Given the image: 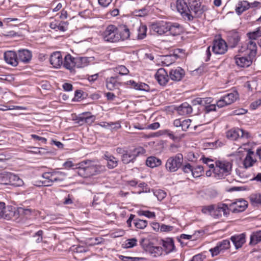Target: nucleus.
I'll use <instances>...</instances> for the list:
<instances>
[{"label":"nucleus","mask_w":261,"mask_h":261,"mask_svg":"<svg viewBox=\"0 0 261 261\" xmlns=\"http://www.w3.org/2000/svg\"><path fill=\"white\" fill-rule=\"evenodd\" d=\"M75 168L79 175L88 178L100 173L105 170V167L91 160H85L75 165Z\"/></svg>","instance_id":"nucleus-1"},{"label":"nucleus","mask_w":261,"mask_h":261,"mask_svg":"<svg viewBox=\"0 0 261 261\" xmlns=\"http://www.w3.org/2000/svg\"><path fill=\"white\" fill-rule=\"evenodd\" d=\"M66 175L65 173L59 171L45 172L42 175V177L44 180L38 181L34 185L39 187L51 186L55 182L63 181Z\"/></svg>","instance_id":"nucleus-2"},{"label":"nucleus","mask_w":261,"mask_h":261,"mask_svg":"<svg viewBox=\"0 0 261 261\" xmlns=\"http://www.w3.org/2000/svg\"><path fill=\"white\" fill-rule=\"evenodd\" d=\"M232 164L226 160H217L215 162V167L213 170L214 176L218 179L224 178L230 175L232 171Z\"/></svg>","instance_id":"nucleus-3"},{"label":"nucleus","mask_w":261,"mask_h":261,"mask_svg":"<svg viewBox=\"0 0 261 261\" xmlns=\"http://www.w3.org/2000/svg\"><path fill=\"white\" fill-rule=\"evenodd\" d=\"M184 157L182 153H178L170 156L166 161L165 169L169 172H175L182 167Z\"/></svg>","instance_id":"nucleus-4"},{"label":"nucleus","mask_w":261,"mask_h":261,"mask_svg":"<svg viewBox=\"0 0 261 261\" xmlns=\"http://www.w3.org/2000/svg\"><path fill=\"white\" fill-rule=\"evenodd\" d=\"M190 13L192 12L194 18H201L203 14L208 10L206 5H202L201 0H191L189 2Z\"/></svg>","instance_id":"nucleus-5"},{"label":"nucleus","mask_w":261,"mask_h":261,"mask_svg":"<svg viewBox=\"0 0 261 261\" xmlns=\"http://www.w3.org/2000/svg\"><path fill=\"white\" fill-rule=\"evenodd\" d=\"M140 244L146 252L153 257L161 256L163 253V249L162 247L153 246V243L147 239H142Z\"/></svg>","instance_id":"nucleus-6"},{"label":"nucleus","mask_w":261,"mask_h":261,"mask_svg":"<svg viewBox=\"0 0 261 261\" xmlns=\"http://www.w3.org/2000/svg\"><path fill=\"white\" fill-rule=\"evenodd\" d=\"M105 41L109 42H117L120 40L118 36L117 28L114 25H108L102 34Z\"/></svg>","instance_id":"nucleus-7"},{"label":"nucleus","mask_w":261,"mask_h":261,"mask_svg":"<svg viewBox=\"0 0 261 261\" xmlns=\"http://www.w3.org/2000/svg\"><path fill=\"white\" fill-rule=\"evenodd\" d=\"M176 8L185 20L193 21L194 16L190 13V7L185 0H177Z\"/></svg>","instance_id":"nucleus-8"},{"label":"nucleus","mask_w":261,"mask_h":261,"mask_svg":"<svg viewBox=\"0 0 261 261\" xmlns=\"http://www.w3.org/2000/svg\"><path fill=\"white\" fill-rule=\"evenodd\" d=\"M239 98V94L237 91L233 90L232 92L229 93L217 101V106L219 108H222L224 106L229 105L233 103Z\"/></svg>","instance_id":"nucleus-9"},{"label":"nucleus","mask_w":261,"mask_h":261,"mask_svg":"<svg viewBox=\"0 0 261 261\" xmlns=\"http://www.w3.org/2000/svg\"><path fill=\"white\" fill-rule=\"evenodd\" d=\"M18 215L15 208L12 206H5V203L0 202V219L3 218L6 220H10L15 217V215Z\"/></svg>","instance_id":"nucleus-10"},{"label":"nucleus","mask_w":261,"mask_h":261,"mask_svg":"<svg viewBox=\"0 0 261 261\" xmlns=\"http://www.w3.org/2000/svg\"><path fill=\"white\" fill-rule=\"evenodd\" d=\"M230 248V241L228 240H223L219 242L217 245L210 249V252L213 257L218 255L221 253H223L226 250Z\"/></svg>","instance_id":"nucleus-11"},{"label":"nucleus","mask_w":261,"mask_h":261,"mask_svg":"<svg viewBox=\"0 0 261 261\" xmlns=\"http://www.w3.org/2000/svg\"><path fill=\"white\" fill-rule=\"evenodd\" d=\"M212 50L215 54H224L227 50V43L222 39L215 40L213 42Z\"/></svg>","instance_id":"nucleus-12"},{"label":"nucleus","mask_w":261,"mask_h":261,"mask_svg":"<svg viewBox=\"0 0 261 261\" xmlns=\"http://www.w3.org/2000/svg\"><path fill=\"white\" fill-rule=\"evenodd\" d=\"M154 76L158 83L162 86H165L170 79L169 73L162 68L157 70Z\"/></svg>","instance_id":"nucleus-13"},{"label":"nucleus","mask_w":261,"mask_h":261,"mask_svg":"<svg viewBox=\"0 0 261 261\" xmlns=\"http://www.w3.org/2000/svg\"><path fill=\"white\" fill-rule=\"evenodd\" d=\"M229 210L227 204L219 203L216 206L215 211L214 214H212V216L215 219L219 218L222 216V212L224 216L227 217L229 214Z\"/></svg>","instance_id":"nucleus-14"},{"label":"nucleus","mask_w":261,"mask_h":261,"mask_svg":"<svg viewBox=\"0 0 261 261\" xmlns=\"http://www.w3.org/2000/svg\"><path fill=\"white\" fill-rule=\"evenodd\" d=\"M168 23L164 21L156 22L151 24L150 29L158 35H162L167 33Z\"/></svg>","instance_id":"nucleus-15"},{"label":"nucleus","mask_w":261,"mask_h":261,"mask_svg":"<svg viewBox=\"0 0 261 261\" xmlns=\"http://www.w3.org/2000/svg\"><path fill=\"white\" fill-rule=\"evenodd\" d=\"M119 79L118 76L107 77L106 80L107 88L110 91L119 89L120 86L124 85V83L119 82Z\"/></svg>","instance_id":"nucleus-16"},{"label":"nucleus","mask_w":261,"mask_h":261,"mask_svg":"<svg viewBox=\"0 0 261 261\" xmlns=\"http://www.w3.org/2000/svg\"><path fill=\"white\" fill-rule=\"evenodd\" d=\"M170 79L175 82L181 81L185 75V70L180 67L170 69L169 71Z\"/></svg>","instance_id":"nucleus-17"},{"label":"nucleus","mask_w":261,"mask_h":261,"mask_svg":"<svg viewBox=\"0 0 261 261\" xmlns=\"http://www.w3.org/2000/svg\"><path fill=\"white\" fill-rule=\"evenodd\" d=\"M253 40L249 39L246 46H242V48L239 50V51L243 52L246 49L247 54L249 56V58L254 57L256 54L257 46Z\"/></svg>","instance_id":"nucleus-18"},{"label":"nucleus","mask_w":261,"mask_h":261,"mask_svg":"<svg viewBox=\"0 0 261 261\" xmlns=\"http://www.w3.org/2000/svg\"><path fill=\"white\" fill-rule=\"evenodd\" d=\"M4 59L6 63L14 67L19 63L17 53L12 50H8L4 53Z\"/></svg>","instance_id":"nucleus-19"},{"label":"nucleus","mask_w":261,"mask_h":261,"mask_svg":"<svg viewBox=\"0 0 261 261\" xmlns=\"http://www.w3.org/2000/svg\"><path fill=\"white\" fill-rule=\"evenodd\" d=\"M49 61L54 68H58L63 64V58L61 52H54L50 57Z\"/></svg>","instance_id":"nucleus-20"},{"label":"nucleus","mask_w":261,"mask_h":261,"mask_svg":"<svg viewBox=\"0 0 261 261\" xmlns=\"http://www.w3.org/2000/svg\"><path fill=\"white\" fill-rule=\"evenodd\" d=\"M18 62L28 63L32 59V52L27 49H22L18 50L17 53Z\"/></svg>","instance_id":"nucleus-21"},{"label":"nucleus","mask_w":261,"mask_h":261,"mask_svg":"<svg viewBox=\"0 0 261 261\" xmlns=\"http://www.w3.org/2000/svg\"><path fill=\"white\" fill-rule=\"evenodd\" d=\"M77 122L81 124L87 123L91 124L95 120V116L91 115L90 112H85L81 114L77 119Z\"/></svg>","instance_id":"nucleus-22"},{"label":"nucleus","mask_w":261,"mask_h":261,"mask_svg":"<svg viewBox=\"0 0 261 261\" xmlns=\"http://www.w3.org/2000/svg\"><path fill=\"white\" fill-rule=\"evenodd\" d=\"M230 240L234 245L235 248L238 249L241 248L246 242L245 234L243 233L232 236L231 237Z\"/></svg>","instance_id":"nucleus-23"},{"label":"nucleus","mask_w":261,"mask_h":261,"mask_svg":"<svg viewBox=\"0 0 261 261\" xmlns=\"http://www.w3.org/2000/svg\"><path fill=\"white\" fill-rule=\"evenodd\" d=\"M234 206L231 210L233 213H238L243 212L247 207V201L244 200H239L237 202H233L230 204V207Z\"/></svg>","instance_id":"nucleus-24"},{"label":"nucleus","mask_w":261,"mask_h":261,"mask_svg":"<svg viewBox=\"0 0 261 261\" xmlns=\"http://www.w3.org/2000/svg\"><path fill=\"white\" fill-rule=\"evenodd\" d=\"M191 120L189 119H177L173 121V125L182 131H187L191 125Z\"/></svg>","instance_id":"nucleus-25"},{"label":"nucleus","mask_w":261,"mask_h":261,"mask_svg":"<svg viewBox=\"0 0 261 261\" xmlns=\"http://www.w3.org/2000/svg\"><path fill=\"white\" fill-rule=\"evenodd\" d=\"M182 31V28L179 24L168 22L167 32H169V34L173 36H177L179 35Z\"/></svg>","instance_id":"nucleus-26"},{"label":"nucleus","mask_w":261,"mask_h":261,"mask_svg":"<svg viewBox=\"0 0 261 261\" xmlns=\"http://www.w3.org/2000/svg\"><path fill=\"white\" fill-rule=\"evenodd\" d=\"M240 40V37L238 32H231L227 35V42L231 48L235 47Z\"/></svg>","instance_id":"nucleus-27"},{"label":"nucleus","mask_w":261,"mask_h":261,"mask_svg":"<svg viewBox=\"0 0 261 261\" xmlns=\"http://www.w3.org/2000/svg\"><path fill=\"white\" fill-rule=\"evenodd\" d=\"M118 34L120 37V40H124L129 38L130 36V31L126 25H120L117 27Z\"/></svg>","instance_id":"nucleus-28"},{"label":"nucleus","mask_w":261,"mask_h":261,"mask_svg":"<svg viewBox=\"0 0 261 261\" xmlns=\"http://www.w3.org/2000/svg\"><path fill=\"white\" fill-rule=\"evenodd\" d=\"M75 58L72 57L70 54H67L64 57V61L63 62V66L71 71L75 67Z\"/></svg>","instance_id":"nucleus-29"},{"label":"nucleus","mask_w":261,"mask_h":261,"mask_svg":"<svg viewBox=\"0 0 261 261\" xmlns=\"http://www.w3.org/2000/svg\"><path fill=\"white\" fill-rule=\"evenodd\" d=\"M136 25L137 27V39L138 40H142L145 38L146 36V32L147 28L146 25L143 24L139 21H137Z\"/></svg>","instance_id":"nucleus-30"},{"label":"nucleus","mask_w":261,"mask_h":261,"mask_svg":"<svg viewBox=\"0 0 261 261\" xmlns=\"http://www.w3.org/2000/svg\"><path fill=\"white\" fill-rule=\"evenodd\" d=\"M235 61L236 64L241 67H248L252 64L251 58L248 59L246 57H235Z\"/></svg>","instance_id":"nucleus-31"},{"label":"nucleus","mask_w":261,"mask_h":261,"mask_svg":"<svg viewBox=\"0 0 261 261\" xmlns=\"http://www.w3.org/2000/svg\"><path fill=\"white\" fill-rule=\"evenodd\" d=\"M67 22L54 21L50 22L49 27L51 29L56 31L65 32L67 30Z\"/></svg>","instance_id":"nucleus-32"},{"label":"nucleus","mask_w":261,"mask_h":261,"mask_svg":"<svg viewBox=\"0 0 261 261\" xmlns=\"http://www.w3.org/2000/svg\"><path fill=\"white\" fill-rule=\"evenodd\" d=\"M254 154V152L252 151L251 149H249L248 150L247 154L243 161V165L245 168H248L249 167H252L254 163L256 162V160H254L252 155Z\"/></svg>","instance_id":"nucleus-33"},{"label":"nucleus","mask_w":261,"mask_h":261,"mask_svg":"<svg viewBox=\"0 0 261 261\" xmlns=\"http://www.w3.org/2000/svg\"><path fill=\"white\" fill-rule=\"evenodd\" d=\"M103 158L107 161V167L109 169H113L117 166L118 160L114 156L105 154Z\"/></svg>","instance_id":"nucleus-34"},{"label":"nucleus","mask_w":261,"mask_h":261,"mask_svg":"<svg viewBox=\"0 0 261 261\" xmlns=\"http://www.w3.org/2000/svg\"><path fill=\"white\" fill-rule=\"evenodd\" d=\"M177 110L181 115L190 114L192 112V107L187 102L182 103L177 108Z\"/></svg>","instance_id":"nucleus-35"},{"label":"nucleus","mask_w":261,"mask_h":261,"mask_svg":"<svg viewBox=\"0 0 261 261\" xmlns=\"http://www.w3.org/2000/svg\"><path fill=\"white\" fill-rule=\"evenodd\" d=\"M161 164V160L154 156L148 157L146 161V165L152 168L158 167Z\"/></svg>","instance_id":"nucleus-36"},{"label":"nucleus","mask_w":261,"mask_h":261,"mask_svg":"<svg viewBox=\"0 0 261 261\" xmlns=\"http://www.w3.org/2000/svg\"><path fill=\"white\" fill-rule=\"evenodd\" d=\"M75 67L83 68L87 66L89 62V58L86 57H79L75 58Z\"/></svg>","instance_id":"nucleus-37"},{"label":"nucleus","mask_w":261,"mask_h":261,"mask_svg":"<svg viewBox=\"0 0 261 261\" xmlns=\"http://www.w3.org/2000/svg\"><path fill=\"white\" fill-rule=\"evenodd\" d=\"M240 128H235L228 130L226 133V137L231 140H236L240 136Z\"/></svg>","instance_id":"nucleus-38"},{"label":"nucleus","mask_w":261,"mask_h":261,"mask_svg":"<svg viewBox=\"0 0 261 261\" xmlns=\"http://www.w3.org/2000/svg\"><path fill=\"white\" fill-rule=\"evenodd\" d=\"M9 181L10 185L15 187H20L23 185V180L18 176L12 173L10 174V180Z\"/></svg>","instance_id":"nucleus-39"},{"label":"nucleus","mask_w":261,"mask_h":261,"mask_svg":"<svg viewBox=\"0 0 261 261\" xmlns=\"http://www.w3.org/2000/svg\"><path fill=\"white\" fill-rule=\"evenodd\" d=\"M261 241V230L253 232L250 236L249 244L255 245Z\"/></svg>","instance_id":"nucleus-40"},{"label":"nucleus","mask_w":261,"mask_h":261,"mask_svg":"<svg viewBox=\"0 0 261 261\" xmlns=\"http://www.w3.org/2000/svg\"><path fill=\"white\" fill-rule=\"evenodd\" d=\"M249 8V3L247 1H243L238 4V6L236 8V11L238 15H240Z\"/></svg>","instance_id":"nucleus-41"},{"label":"nucleus","mask_w":261,"mask_h":261,"mask_svg":"<svg viewBox=\"0 0 261 261\" xmlns=\"http://www.w3.org/2000/svg\"><path fill=\"white\" fill-rule=\"evenodd\" d=\"M212 102L211 97L200 98L197 97L192 101L193 105H200L205 106L206 104H210Z\"/></svg>","instance_id":"nucleus-42"},{"label":"nucleus","mask_w":261,"mask_h":261,"mask_svg":"<svg viewBox=\"0 0 261 261\" xmlns=\"http://www.w3.org/2000/svg\"><path fill=\"white\" fill-rule=\"evenodd\" d=\"M163 246L166 253H169L173 251L175 248L174 242L172 239L169 241H164Z\"/></svg>","instance_id":"nucleus-43"},{"label":"nucleus","mask_w":261,"mask_h":261,"mask_svg":"<svg viewBox=\"0 0 261 261\" xmlns=\"http://www.w3.org/2000/svg\"><path fill=\"white\" fill-rule=\"evenodd\" d=\"M122 162L125 164H127L130 162H134L135 160L132 156L130 151H126L124 154L121 155Z\"/></svg>","instance_id":"nucleus-44"},{"label":"nucleus","mask_w":261,"mask_h":261,"mask_svg":"<svg viewBox=\"0 0 261 261\" xmlns=\"http://www.w3.org/2000/svg\"><path fill=\"white\" fill-rule=\"evenodd\" d=\"M249 199L254 206H258L261 204V195L259 194H251L249 197Z\"/></svg>","instance_id":"nucleus-45"},{"label":"nucleus","mask_w":261,"mask_h":261,"mask_svg":"<svg viewBox=\"0 0 261 261\" xmlns=\"http://www.w3.org/2000/svg\"><path fill=\"white\" fill-rule=\"evenodd\" d=\"M249 39L256 40L258 37H261V27L257 28L255 31L253 32H248L247 34Z\"/></svg>","instance_id":"nucleus-46"},{"label":"nucleus","mask_w":261,"mask_h":261,"mask_svg":"<svg viewBox=\"0 0 261 261\" xmlns=\"http://www.w3.org/2000/svg\"><path fill=\"white\" fill-rule=\"evenodd\" d=\"M10 174V172H4L0 173V184L9 185Z\"/></svg>","instance_id":"nucleus-47"},{"label":"nucleus","mask_w":261,"mask_h":261,"mask_svg":"<svg viewBox=\"0 0 261 261\" xmlns=\"http://www.w3.org/2000/svg\"><path fill=\"white\" fill-rule=\"evenodd\" d=\"M204 172V167L201 165H198L193 168L192 175L194 177L197 178L202 175Z\"/></svg>","instance_id":"nucleus-48"},{"label":"nucleus","mask_w":261,"mask_h":261,"mask_svg":"<svg viewBox=\"0 0 261 261\" xmlns=\"http://www.w3.org/2000/svg\"><path fill=\"white\" fill-rule=\"evenodd\" d=\"M134 159L135 160L136 158L140 155L144 154L146 152L145 150L142 147H139L130 150Z\"/></svg>","instance_id":"nucleus-49"},{"label":"nucleus","mask_w":261,"mask_h":261,"mask_svg":"<svg viewBox=\"0 0 261 261\" xmlns=\"http://www.w3.org/2000/svg\"><path fill=\"white\" fill-rule=\"evenodd\" d=\"M147 221L144 220L136 218L134 220V224L138 229H144L147 225Z\"/></svg>","instance_id":"nucleus-50"},{"label":"nucleus","mask_w":261,"mask_h":261,"mask_svg":"<svg viewBox=\"0 0 261 261\" xmlns=\"http://www.w3.org/2000/svg\"><path fill=\"white\" fill-rule=\"evenodd\" d=\"M215 210L216 205L212 204L203 206L202 208L201 211L203 214H206L208 213L212 216V214H214V212L215 211Z\"/></svg>","instance_id":"nucleus-51"},{"label":"nucleus","mask_w":261,"mask_h":261,"mask_svg":"<svg viewBox=\"0 0 261 261\" xmlns=\"http://www.w3.org/2000/svg\"><path fill=\"white\" fill-rule=\"evenodd\" d=\"M138 214L141 216H144L148 218H154L155 217L154 212H150L149 211H139L138 212Z\"/></svg>","instance_id":"nucleus-52"},{"label":"nucleus","mask_w":261,"mask_h":261,"mask_svg":"<svg viewBox=\"0 0 261 261\" xmlns=\"http://www.w3.org/2000/svg\"><path fill=\"white\" fill-rule=\"evenodd\" d=\"M134 14L138 17H143L147 15L148 11L147 9L144 8L139 10H136L133 12Z\"/></svg>","instance_id":"nucleus-53"},{"label":"nucleus","mask_w":261,"mask_h":261,"mask_svg":"<svg viewBox=\"0 0 261 261\" xmlns=\"http://www.w3.org/2000/svg\"><path fill=\"white\" fill-rule=\"evenodd\" d=\"M116 72H118L120 75H124L128 74L129 70L125 66L120 65L116 68Z\"/></svg>","instance_id":"nucleus-54"},{"label":"nucleus","mask_w":261,"mask_h":261,"mask_svg":"<svg viewBox=\"0 0 261 261\" xmlns=\"http://www.w3.org/2000/svg\"><path fill=\"white\" fill-rule=\"evenodd\" d=\"M154 194L160 201L162 200L166 196V193L162 190H156L154 192Z\"/></svg>","instance_id":"nucleus-55"},{"label":"nucleus","mask_w":261,"mask_h":261,"mask_svg":"<svg viewBox=\"0 0 261 261\" xmlns=\"http://www.w3.org/2000/svg\"><path fill=\"white\" fill-rule=\"evenodd\" d=\"M182 171L185 173H191L192 174L193 171V167L190 163H186L184 165H182L181 167Z\"/></svg>","instance_id":"nucleus-56"},{"label":"nucleus","mask_w":261,"mask_h":261,"mask_svg":"<svg viewBox=\"0 0 261 261\" xmlns=\"http://www.w3.org/2000/svg\"><path fill=\"white\" fill-rule=\"evenodd\" d=\"M201 160L202 161V162L204 164H206L211 169H213V170L214 169V168L215 167V165L213 164H210V162H213V161L210 158L203 157L201 159Z\"/></svg>","instance_id":"nucleus-57"},{"label":"nucleus","mask_w":261,"mask_h":261,"mask_svg":"<svg viewBox=\"0 0 261 261\" xmlns=\"http://www.w3.org/2000/svg\"><path fill=\"white\" fill-rule=\"evenodd\" d=\"M163 133L164 134L167 135L170 139L174 141L178 138L177 136L174 135V133L169 129L164 130Z\"/></svg>","instance_id":"nucleus-58"},{"label":"nucleus","mask_w":261,"mask_h":261,"mask_svg":"<svg viewBox=\"0 0 261 261\" xmlns=\"http://www.w3.org/2000/svg\"><path fill=\"white\" fill-rule=\"evenodd\" d=\"M137 240L135 238L128 239L126 243V248H132L137 245Z\"/></svg>","instance_id":"nucleus-59"},{"label":"nucleus","mask_w":261,"mask_h":261,"mask_svg":"<svg viewBox=\"0 0 261 261\" xmlns=\"http://www.w3.org/2000/svg\"><path fill=\"white\" fill-rule=\"evenodd\" d=\"M73 250L74 252L76 253H84L87 251V249L85 247L82 246H73Z\"/></svg>","instance_id":"nucleus-60"},{"label":"nucleus","mask_w":261,"mask_h":261,"mask_svg":"<svg viewBox=\"0 0 261 261\" xmlns=\"http://www.w3.org/2000/svg\"><path fill=\"white\" fill-rule=\"evenodd\" d=\"M137 90L149 91L150 90L149 86L143 83H139L138 88H137Z\"/></svg>","instance_id":"nucleus-61"},{"label":"nucleus","mask_w":261,"mask_h":261,"mask_svg":"<svg viewBox=\"0 0 261 261\" xmlns=\"http://www.w3.org/2000/svg\"><path fill=\"white\" fill-rule=\"evenodd\" d=\"M126 85L130 86L131 88H133L137 90V88H138L139 83H136L134 81L130 80L127 81V82L124 83V85Z\"/></svg>","instance_id":"nucleus-62"},{"label":"nucleus","mask_w":261,"mask_h":261,"mask_svg":"<svg viewBox=\"0 0 261 261\" xmlns=\"http://www.w3.org/2000/svg\"><path fill=\"white\" fill-rule=\"evenodd\" d=\"M205 114H207L212 111H216V105H209L205 106L204 108Z\"/></svg>","instance_id":"nucleus-63"},{"label":"nucleus","mask_w":261,"mask_h":261,"mask_svg":"<svg viewBox=\"0 0 261 261\" xmlns=\"http://www.w3.org/2000/svg\"><path fill=\"white\" fill-rule=\"evenodd\" d=\"M240 137L241 138L249 139V138H251V137L250 134L248 132H247V131H246L244 129H241V128H240Z\"/></svg>","instance_id":"nucleus-64"}]
</instances>
